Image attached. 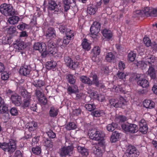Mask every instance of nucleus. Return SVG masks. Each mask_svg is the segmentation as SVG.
Returning <instances> with one entry per match:
<instances>
[{
	"label": "nucleus",
	"mask_w": 157,
	"mask_h": 157,
	"mask_svg": "<svg viewBox=\"0 0 157 157\" xmlns=\"http://www.w3.org/2000/svg\"><path fill=\"white\" fill-rule=\"evenodd\" d=\"M88 134L90 139L99 141L98 144L101 147L104 148L105 145V143L104 139L105 136L104 133L100 130L93 129L89 130Z\"/></svg>",
	"instance_id": "f257e3e1"
},
{
	"label": "nucleus",
	"mask_w": 157,
	"mask_h": 157,
	"mask_svg": "<svg viewBox=\"0 0 157 157\" xmlns=\"http://www.w3.org/2000/svg\"><path fill=\"white\" fill-rule=\"evenodd\" d=\"M148 53L146 52V56L143 58V60L138 62L136 63L137 67H139L145 68L147 64L154 63L155 60V56L151 55H148Z\"/></svg>",
	"instance_id": "f03ea898"
},
{
	"label": "nucleus",
	"mask_w": 157,
	"mask_h": 157,
	"mask_svg": "<svg viewBox=\"0 0 157 157\" xmlns=\"http://www.w3.org/2000/svg\"><path fill=\"white\" fill-rule=\"evenodd\" d=\"M16 141L13 139H10L8 143H2V149L5 151L8 152L10 153H13L16 148Z\"/></svg>",
	"instance_id": "7ed1b4c3"
},
{
	"label": "nucleus",
	"mask_w": 157,
	"mask_h": 157,
	"mask_svg": "<svg viewBox=\"0 0 157 157\" xmlns=\"http://www.w3.org/2000/svg\"><path fill=\"white\" fill-rule=\"evenodd\" d=\"M0 12L6 16L13 15L15 14L13 6L10 4L5 3L1 5Z\"/></svg>",
	"instance_id": "20e7f679"
},
{
	"label": "nucleus",
	"mask_w": 157,
	"mask_h": 157,
	"mask_svg": "<svg viewBox=\"0 0 157 157\" xmlns=\"http://www.w3.org/2000/svg\"><path fill=\"white\" fill-rule=\"evenodd\" d=\"M33 48L36 50H38L43 57H45L48 54L46 49V44L44 43H36L34 45Z\"/></svg>",
	"instance_id": "39448f33"
},
{
	"label": "nucleus",
	"mask_w": 157,
	"mask_h": 157,
	"mask_svg": "<svg viewBox=\"0 0 157 157\" xmlns=\"http://www.w3.org/2000/svg\"><path fill=\"white\" fill-rule=\"evenodd\" d=\"M21 93L24 98L23 107L24 108L28 107L30 103L32 94L30 93H28L26 90L24 89L21 90Z\"/></svg>",
	"instance_id": "423d86ee"
},
{
	"label": "nucleus",
	"mask_w": 157,
	"mask_h": 157,
	"mask_svg": "<svg viewBox=\"0 0 157 157\" xmlns=\"http://www.w3.org/2000/svg\"><path fill=\"white\" fill-rule=\"evenodd\" d=\"M121 127L125 131L131 133H136L138 131L137 126L134 124H124L121 125Z\"/></svg>",
	"instance_id": "0eeeda50"
},
{
	"label": "nucleus",
	"mask_w": 157,
	"mask_h": 157,
	"mask_svg": "<svg viewBox=\"0 0 157 157\" xmlns=\"http://www.w3.org/2000/svg\"><path fill=\"white\" fill-rule=\"evenodd\" d=\"M126 102V101L122 97H120L119 100L112 99L109 101L111 105L115 108L121 107Z\"/></svg>",
	"instance_id": "6e6552de"
},
{
	"label": "nucleus",
	"mask_w": 157,
	"mask_h": 157,
	"mask_svg": "<svg viewBox=\"0 0 157 157\" xmlns=\"http://www.w3.org/2000/svg\"><path fill=\"white\" fill-rule=\"evenodd\" d=\"M100 48L98 46H96L93 48L91 53L92 54V59L93 61L97 63L100 61L98 56L100 54Z\"/></svg>",
	"instance_id": "1a4fd4ad"
},
{
	"label": "nucleus",
	"mask_w": 157,
	"mask_h": 157,
	"mask_svg": "<svg viewBox=\"0 0 157 157\" xmlns=\"http://www.w3.org/2000/svg\"><path fill=\"white\" fill-rule=\"evenodd\" d=\"M73 150V148L71 146L63 147L60 150L59 153L62 156H66L67 155L70 156L72 154Z\"/></svg>",
	"instance_id": "9d476101"
},
{
	"label": "nucleus",
	"mask_w": 157,
	"mask_h": 157,
	"mask_svg": "<svg viewBox=\"0 0 157 157\" xmlns=\"http://www.w3.org/2000/svg\"><path fill=\"white\" fill-rule=\"evenodd\" d=\"M101 28L100 24L98 22H94L92 25L90 32L92 37L94 36H96L99 32Z\"/></svg>",
	"instance_id": "9b49d317"
},
{
	"label": "nucleus",
	"mask_w": 157,
	"mask_h": 157,
	"mask_svg": "<svg viewBox=\"0 0 157 157\" xmlns=\"http://www.w3.org/2000/svg\"><path fill=\"white\" fill-rule=\"evenodd\" d=\"M126 155L128 157H137L139 152L134 146H129L126 150Z\"/></svg>",
	"instance_id": "f8f14e48"
},
{
	"label": "nucleus",
	"mask_w": 157,
	"mask_h": 157,
	"mask_svg": "<svg viewBox=\"0 0 157 157\" xmlns=\"http://www.w3.org/2000/svg\"><path fill=\"white\" fill-rule=\"evenodd\" d=\"M35 94L39 102L41 104L45 105L47 103V99L42 92L38 90H35Z\"/></svg>",
	"instance_id": "ddd939ff"
},
{
	"label": "nucleus",
	"mask_w": 157,
	"mask_h": 157,
	"mask_svg": "<svg viewBox=\"0 0 157 157\" xmlns=\"http://www.w3.org/2000/svg\"><path fill=\"white\" fill-rule=\"evenodd\" d=\"M60 8V5H57L55 1L51 0L49 2L48 7V10H55L56 9H58L57 11V10H55V13L57 12L59 13L61 11V8Z\"/></svg>",
	"instance_id": "4468645a"
},
{
	"label": "nucleus",
	"mask_w": 157,
	"mask_h": 157,
	"mask_svg": "<svg viewBox=\"0 0 157 157\" xmlns=\"http://www.w3.org/2000/svg\"><path fill=\"white\" fill-rule=\"evenodd\" d=\"M10 98L12 102L16 105L19 106L21 105V97L17 94L15 93L12 95Z\"/></svg>",
	"instance_id": "2eb2a0df"
},
{
	"label": "nucleus",
	"mask_w": 157,
	"mask_h": 157,
	"mask_svg": "<svg viewBox=\"0 0 157 157\" xmlns=\"http://www.w3.org/2000/svg\"><path fill=\"white\" fill-rule=\"evenodd\" d=\"M31 71V69L30 66H25L21 67L19 70V73L21 75L26 76L29 74Z\"/></svg>",
	"instance_id": "dca6fc26"
},
{
	"label": "nucleus",
	"mask_w": 157,
	"mask_h": 157,
	"mask_svg": "<svg viewBox=\"0 0 157 157\" xmlns=\"http://www.w3.org/2000/svg\"><path fill=\"white\" fill-rule=\"evenodd\" d=\"M56 46V45L54 44H53L52 41L49 42L48 44V51L47 50L48 52V54H48L52 56L54 55L55 53L57 52Z\"/></svg>",
	"instance_id": "f3484780"
},
{
	"label": "nucleus",
	"mask_w": 157,
	"mask_h": 157,
	"mask_svg": "<svg viewBox=\"0 0 157 157\" xmlns=\"http://www.w3.org/2000/svg\"><path fill=\"white\" fill-rule=\"evenodd\" d=\"M143 104L144 106L147 109H152L154 108L155 106V102L150 100H146Z\"/></svg>",
	"instance_id": "a211bd4d"
},
{
	"label": "nucleus",
	"mask_w": 157,
	"mask_h": 157,
	"mask_svg": "<svg viewBox=\"0 0 157 157\" xmlns=\"http://www.w3.org/2000/svg\"><path fill=\"white\" fill-rule=\"evenodd\" d=\"M46 36L48 38L50 39L55 38L56 35L55 31L54 29L52 28H49L46 32Z\"/></svg>",
	"instance_id": "6ab92c4d"
},
{
	"label": "nucleus",
	"mask_w": 157,
	"mask_h": 157,
	"mask_svg": "<svg viewBox=\"0 0 157 157\" xmlns=\"http://www.w3.org/2000/svg\"><path fill=\"white\" fill-rule=\"evenodd\" d=\"M98 7L96 5H90L87 9V13L90 15H94L95 13L98 10Z\"/></svg>",
	"instance_id": "aec40b11"
},
{
	"label": "nucleus",
	"mask_w": 157,
	"mask_h": 157,
	"mask_svg": "<svg viewBox=\"0 0 157 157\" xmlns=\"http://www.w3.org/2000/svg\"><path fill=\"white\" fill-rule=\"evenodd\" d=\"M147 73V74L150 76L151 78L155 79L156 78V72L152 66H150L149 67Z\"/></svg>",
	"instance_id": "412c9836"
},
{
	"label": "nucleus",
	"mask_w": 157,
	"mask_h": 157,
	"mask_svg": "<svg viewBox=\"0 0 157 157\" xmlns=\"http://www.w3.org/2000/svg\"><path fill=\"white\" fill-rule=\"evenodd\" d=\"M99 146L101 147L98 144L96 145L95 146H94L92 147V150L93 153L96 155L100 157L102 155V153L101 150Z\"/></svg>",
	"instance_id": "4be33fe9"
},
{
	"label": "nucleus",
	"mask_w": 157,
	"mask_h": 157,
	"mask_svg": "<svg viewBox=\"0 0 157 157\" xmlns=\"http://www.w3.org/2000/svg\"><path fill=\"white\" fill-rule=\"evenodd\" d=\"M14 47L16 49L21 50L24 49L26 46L23 41L19 40L16 41V43L14 45Z\"/></svg>",
	"instance_id": "5701e85b"
},
{
	"label": "nucleus",
	"mask_w": 157,
	"mask_h": 157,
	"mask_svg": "<svg viewBox=\"0 0 157 157\" xmlns=\"http://www.w3.org/2000/svg\"><path fill=\"white\" fill-rule=\"evenodd\" d=\"M33 84L37 88H41L45 85V83L41 80H36L33 82Z\"/></svg>",
	"instance_id": "b1692460"
},
{
	"label": "nucleus",
	"mask_w": 157,
	"mask_h": 157,
	"mask_svg": "<svg viewBox=\"0 0 157 157\" xmlns=\"http://www.w3.org/2000/svg\"><path fill=\"white\" fill-rule=\"evenodd\" d=\"M82 48L87 51L89 50L91 48L90 44L86 39H84L82 43Z\"/></svg>",
	"instance_id": "393cba45"
},
{
	"label": "nucleus",
	"mask_w": 157,
	"mask_h": 157,
	"mask_svg": "<svg viewBox=\"0 0 157 157\" xmlns=\"http://www.w3.org/2000/svg\"><path fill=\"white\" fill-rule=\"evenodd\" d=\"M80 81L83 83L88 84L89 85L92 84V81L86 76H82L80 77Z\"/></svg>",
	"instance_id": "a878e982"
},
{
	"label": "nucleus",
	"mask_w": 157,
	"mask_h": 157,
	"mask_svg": "<svg viewBox=\"0 0 157 157\" xmlns=\"http://www.w3.org/2000/svg\"><path fill=\"white\" fill-rule=\"evenodd\" d=\"M67 90L69 94L78 92V87L76 85L73 86H69Z\"/></svg>",
	"instance_id": "bb28decb"
},
{
	"label": "nucleus",
	"mask_w": 157,
	"mask_h": 157,
	"mask_svg": "<svg viewBox=\"0 0 157 157\" xmlns=\"http://www.w3.org/2000/svg\"><path fill=\"white\" fill-rule=\"evenodd\" d=\"M58 113V109L53 106L51 107L49 112L50 116L52 117H55L57 116Z\"/></svg>",
	"instance_id": "cd10ccee"
},
{
	"label": "nucleus",
	"mask_w": 157,
	"mask_h": 157,
	"mask_svg": "<svg viewBox=\"0 0 157 157\" xmlns=\"http://www.w3.org/2000/svg\"><path fill=\"white\" fill-rule=\"evenodd\" d=\"M19 20V17L18 16H13L9 18L8 22L10 24L14 25L17 24Z\"/></svg>",
	"instance_id": "c85d7f7f"
},
{
	"label": "nucleus",
	"mask_w": 157,
	"mask_h": 157,
	"mask_svg": "<svg viewBox=\"0 0 157 157\" xmlns=\"http://www.w3.org/2000/svg\"><path fill=\"white\" fill-rule=\"evenodd\" d=\"M90 77L92 78V84H95L97 86H98L101 83V81L98 80L97 76L95 74L90 75Z\"/></svg>",
	"instance_id": "c756f323"
},
{
	"label": "nucleus",
	"mask_w": 157,
	"mask_h": 157,
	"mask_svg": "<svg viewBox=\"0 0 157 157\" xmlns=\"http://www.w3.org/2000/svg\"><path fill=\"white\" fill-rule=\"evenodd\" d=\"M136 56V53L133 51H131L128 55L127 59L129 62H132L134 61Z\"/></svg>",
	"instance_id": "7c9ffc66"
},
{
	"label": "nucleus",
	"mask_w": 157,
	"mask_h": 157,
	"mask_svg": "<svg viewBox=\"0 0 157 157\" xmlns=\"http://www.w3.org/2000/svg\"><path fill=\"white\" fill-rule=\"evenodd\" d=\"M120 136L119 133L116 131L113 132L110 138V141L112 143H114L118 140Z\"/></svg>",
	"instance_id": "2f4dec72"
},
{
	"label": "nucleus",
	"mask_w": 157,
	"mask_h": 157,
	"mask_svg": "<svg viewBox=\"0 0 157 157\" xmlns=\"http://www.w3.org/2000/svg\"><path fill=\"white\" fill-rule=\"evenodd\" d=\"M57 65L56 61L51 60L48 62L46 64V67L48 69H51L55 68Z\"/></svg>",
	"instance_id": "473e14b6"
},
{
	"label": "nucleus",
	"mask_w": 157,
	"mask_h": 157,
	"mask_svg": "<svg viewBox=\"0 0 157 157\" xmlns=\"http://www.w3.org/2000/svg\"><path fill=\"white\" fill-rule=\"evenodd\" d=\"M103 36L108 39H110L112 37V34L111 32L107 29H104L102 31Z\"/></svg>",
	"instance_id": "72a5a7b5"
},
{
	"label": "nucleus",
	"mask_w": 157,
	"mask_h": 157,
	"mask_svg": "<svg viewBox=\"0 0 157 157\" xmlns=\"http://www.w3.org/2000/svg\"><path fill=\"white\" fill-rule=\"evenodd\" d=\"M78 151L83 156H87L89 154L88 150L83 147L78 146L77 147Z\"/></svg>",
	"instance_id": "f704fd0d"
},
{
	"label": "nucleus",
	"mask_w": 157,
	"mask_h": 157,
	"mask_svg": "<svg viewBox=\"0 0 157 157\" xmlns=\"http://www.w3.org/2000/svg\"><path fill=\"white\" fill-rule=\"evenodd\" d=\"M137 83L143 87H147L149 86L148 81L145 79L139 80L137 82Z\"/></svg>",
	"instance_id": "c9c22d12"
},
{
	"label": "nucleus",
	"mask_w": 157,
	"mask_h": 157,
	"mask_svg": "<svg viewBox=\"0 0 157 157\" xmlns=\"http://www.w3.org/2000/svg\"><path fill=\"white\" fill-rule=\"evenodd\" d=\"M91 114L95 117H99L104 115L105 113L103 110H98L93 111Z\"/></svg>",
	"instance_id": "e433bc0d"
},
{
	"label": "nucleus",
	"mask_w": 157,
	"mask_h": 157,
	"mask_svg": "<svg viewBox=\"0 0 157 157\" xmlns=\"http://www.w3.org/2000/svg\"><path fill=\"white\" fill-rule=\"evenodd\" d=\"M115 58V56L112 52H108L106 54L105 60L109 62H111Z\"/></svg>",
	"instance_id": "4c0bfd02"
},
{
	"label": "nucleus",
	"mask_w": 157,
	"mask_h": 157,
	"mask_svg": "<svg viewBox=\"0 0 157 157\" xmlns=\"http://www.w3.org/2000/svg\"><path fill=\"white\" fill-rule=\"evenodd\" d=\"M151 11V8L146 7L144 10L140 11V12L142 15L147 16H150V12Z\"/></svg>",
	"instance_id": "58836bf2"
},
{
	"label": "nucleus",
	"mask_w": 157,
	"mask_h": 157,
	"mask_svg": "<svg viewBox=\"0 0 157 157\" xmlns=\"http://www.w3.org/2000/svg\"><path fill=\"white\" fill-rule=\"evenodd\" d=\"M126 120L127 118L125 116L121 115L117 116L115 119V121L119 123L124 122Z\"/></svg>",
	"instance_id": "ea45409f"
},
{
	"label": "nucleus",
	"mask_w": 157,
	"mask_h": 157,
	"mask_svg": "<svg viewBox=\"0 0 157 157\" xmlns=\"http://www.w3.org/2000/svg\"><path fill=\"white\" fill-rule=\"evenodd\" d=\"M123 86L118 85L117 86H114L112 88H110V90L114 92H123V90L122 89Z\"/></svg>",
	"instance_id": "a19ab883"
},
{
	"label": "nucleus",
	"mask_w": 157,
	"mask_h": 157,
	"mask_svg": "<svg viewBox=\"0 0 157 157\" xmlns=\"http://www.w3.org/2000/svg\"><path fill=\"white\" fill-rule=\"evenodd\" d=\"M117 124L114 123H112L111 124H109L107 126V129L110 132L113 131L117 127Z\"/></svg>",
	"instance_id": "79ce46f5"
},
{
	"label": "nucleus",
	"mask_w": 157,
	"mask_h": 157,
	"mask_svg": "<svg viewBox=\"0 0 157 157\" xmlns=\"http://www.w3.org/2000/svg\"><path fill=\"white\" fill-rule=\"evenodd\" d=\"M29 127V131H34L35 130L37 126V123L34 121H32L28 125Z\"/></svg>",
	"instance_id": "37998d69"
},
{
	"label": "nucleus",
	"mask_w": 157,
	"mask_h": 157,
	"mask_svg": "<svg viewBox=\"0 0 157 157\" xmlns=\"http://www.w3.org/2000/svg\"><path fill=\"white\" fill-rule=\"evenodd\" d=\"M73 75L71 74H68L66 76V78L71 84H74L75 82V80Z\"/></svg>",
	"instance_id": "c03bdc74"
},
{
	"label": "nucleus",
	"mask_w": 157,
	"mask_h": 157,
	"mask_svg": "<svg viewBox=\"0 0 157 157\" xmlns=\"http://www.w3.org/2000/svg\"><path fill=\"white\" fill-rule=\"evenodd\" d=\"M44 142V145L46 147L51 148L52 147L53 143L51 141L48 140L47 139L44 138L43 140Z\"/></svg>",
	"instance_id": "a18cd8bd"
},
{
	"label": "nucleus",
	"mask_w": 157,
	"mask_h": 157,
	"mask_svg": "<svg viewBox=\"0 0 157 157\" xmlns=\"http://www.w3.org/2000/svg\"><path fill=\"white\" fill-rule=\"evenodd\" d=\"M64 61L67 66L70 68L73 62V60L69 57H66L65 58Z\"/></svg>",
	"instance_id": "49530a36"
},
{
	"label": "nucleus",
	"mask_w": 157,
	"mask_h": 157,
	"mask_svg": "<svg viewBox=\"0 0 157 157\" xmlns=\"http://www.w3.org/2000/svg\"><path fill=\"white\" fill-rule=\"evenodd\" d=\"M32 151L34 154L39 155L41 152V149L40 147L38 146L33 147L32 149Z\"/></svg>",
	"instance_id": "de8ad7c7"
},
{
	"label": "nucleus",
	"mask_w": 157,
	"mask_h": 157,
	"mask_svg": "<svg viewBox=\"0 0 157 157\" xmlns=\"http://www.w3.org/2000/svg\"><path fill=\"white\" fill-rule=\"evenodd\" d=\"M66 36L67 37H69L70 39H73L74 35L73 31L70 29H67L66 31Z\"/></svg>",
	"instance_id": "09e8293b"
},
{
	"label": "nucleus",
	"mask_w": 157,
	"mask_h": 157,
	"mask_svg": "<svg viewBox=\"0 0 157 157\" xmlns=\"http://www.w3.org/2000/svg\"><path fill=\"white\" fill-rule=\"evenodd\" d=\"M8 110V108L5 103L0 106V114L6 113Z\"/></svg>",
	"instance_id": "8fccbe9b"
},
{
	"label": "nucleus",
	"mask_w": 157,
	"mask_h": 157,
	"mask_svg": "<svg viewBox=\"0 0 157 157\" xmlns=\"http://www.w3.org/2000/svg\"><path fill=\"white\" fill-rule=\"evenodd\" d=\"M76 125L74 123L71 122L67 125L66 128L68 130L73 129L76 128Z\"/></svg>",
	"instance_id": "3c124183"
},
{
	"label": "nucleus",
	"mask_w": 157,
	"mask_h": 157,
	"mask_svg": "<svg viewBox=\"0 0 157 157\" xmlns=\"http://www.w3.org/2000/svg\"><path fill=\"white\" fill-rule=\"evenodd\" d=\"M63 3L64 5V9L65 11L69 10L71 6L69 0H63Z\"/></svg>",
	"instance_id": "603ef678"
},
{
	"label": "nucleus",
	"mask_w": 157,
	"mask_h": 157,
	"mask_svg": "<svg viewBox=\"0 0 157 157\" xmlns=\"http://www.w3.org/2000/svg\"><path fill=\"white\" fill-rule=\"evenodd\" d=\"M81 66V63L78 62V61L75 62H73L72 63L70 68H72L73 69H75L77 68L80 67Z\"/></svg>",
	"instance_id": "864d4df0"
},
{
	"label": "nucleus",
	"mask_w": 157,
	"mask_h": 157,
	"mask_svg": "<svg viewBox=\"0 0 157 157\" xmlns=\"http://www.w3.org/2000/svg\"><path fill=\"white\" fill-rule=\"evenodd\" d=\"M88 93L90 94L91 98H92L96 99L98 97V96L99 95V94L97 92H94L91 90H88Z\"/></svg>",
	"instance_id": "5fc2aeb1"
},
{
	"label": "nucleus",
	"mask_w": 157,
	"mask_h": 157,
	"mask_svg": "<svg viewBox=\"0 0 157 157\" xmlns=\"http://www.w3.org/2000/svg\"><path fill=\"white\" fill-rule=\"evenodd\" d=\"M85 108L89 111H91L95 108V105L93 104H86L85 105Z\"/></svg>",
	"instance_id": "6e6d98bb"
},
{
	"label": "nucleus",
	"mask_w": 157,
	"mask_h": 157,
	"mask_svg": "<svg viewBox=\"0 0 157 157\" xmlns=\"http://www.w3.org/2000/svg\"><path fill=\"white\" fill-rule=\"evenodd\" d=\"M148 128L147 125L140 126V130L143 133L145 134L147 133Z\"/></svg>",
	"instance_id": "4d7b16f0"
},
{
	"label": "nucleus",
	"mask_w": 157,
	"mask_h": 157,
	"mask_svg": "<svg viewBox=\"0 0 157 157\" xmlns=\"http://www.w3.org/2000/svg\"><path fill=\"white\" fill-rule=\"evenodd\" d=\"M144 44L147 47H149L151 46V43L150 39L147 37H144L143 39Z\"/></svg>",
	"instance_id": "13d9d810"
},
{
	"label": "nucleus",
	"mask_w": 157,
	"mask_h": 157,
	"mask_svg": "<svg viewBox=\"0 0 157 157\" xmlns=\"http://www.w3.org/2000/svg\"><path fill=\"white\" fill-rule=\"evenodd\" d=\"M9 77V73L4 72L2 73L1 75V78L3 80H6L8 79Z\"/></svg>",
	"instance_id": "bf43d9fd"
},
{
	"label": "nucleus",
	"mask_w": 157,
	"mask_h": 157,
	"mask_svg": "<svg viewBox=\"0 0 157 157\" xmlns=\"http://www.w3.org/2000/svg\"><path fill=\"white\" fill-rule=\"evenodd\" d=\"M16 32V28L13 26H10L8 31V33L10 34H13Z\"/></svg>",
	"instance_id": "052dcab7"
},
{
	"label": "nucleus",
	"mask_w": 157,
	"mask_h": 157,
	"mask_svg": "<svg viewBox=\"0 0 157 157\" xmlns=\"http://www.w3.org/2000/svg\"><path fill=\"white\" fill-rule=\"evenodd\" d=\"M11 41V39L9 38L8 37H3L2 39V43L4 44H8L10 43Z\"/></svg>",
	"instance_id": "680f3d73"
},
{
	"label": "nucleus",
	"mask_w": 157,
	"mask_h": 157,
	"mask_svg": "<svg viewBox=\"0 0 157 157\" xmlns=\"http://www.w3.org/2000/svg\"><path fill=\"white\" fill-rule=\"evenodd\" d=\"M150 16H157V9L151 8V11L150 12Z\"/></svg>",
	"instance_id": "e2e57ef3"
},
{
	"label": "nucleus",
	"mask_w": 157,
	"mask_h": 157,
	"mask_svg": "<svg viewBox=\"0 0 157 157\" xmlns=\"http://www.w3.org/2000/svg\"><path fill=\"white\" fill-rule=\"evenodd\" d=\"M10 113L12 115L16 116L18 114V111L16 108L13 107L10 110Z\"/></svg>",
	"instance_id": "0e129e2a"
},
{
	"label": "nucleus",
	"mask_w": 157,
	"mask_h": 157,
	"mask_svg": "<svg viewBox=\"0 0 157 157\" xmlns=\"http://www.w3.org/2000/svg\"><path fill=\"white\" fill-rule=\"evenodd\" d=\"M47 135L49 138H54L56 137L55 133L52 131H50L47 132Z\"/></svg>",
	"instance_id": "69168bd1"
},
{
	"label": "nucleus",
	"mask_w": 157,
	"mask_h": 157,
	"mask_svg": "<svg viewBox=\"0 0 157 157\" xmlns=\"http://www.w3.org/2000/svg\"><path fill=\"white\" fill-rule=\"evenodd\" d=\"M27 25L25 23L20 24L17 26V28L20 30H24L26 27Z\"/></svg>",
	"instance_id": "338daca9"
},
{
	"label": "nucleus",
	"mask_w": 157,
	"mask_h": 157,
	"mask_svg": "<svg viewBox=\"0 0 157 157\" xmlns=\"http://www.w3.org/2000/svg\"><path fill=\"white\" fill-rule=\"evenodd\" d=\"M117 76L119 79H123L125 78L126 75L123 72H119L117 74Z\"/></svg>",
	"instance_id": "774afa93"
}]
</instances>
